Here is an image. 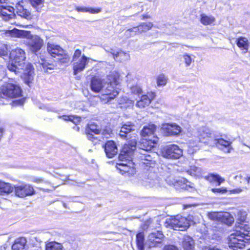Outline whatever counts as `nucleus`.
<instances>
[{
    "instance_id": "nucleus-20",
    "label": "nucleus",
    "mask_w": 250,
    "mask_h": 250,
    "mask_svg": "<svg viewBox=\"0 0 250 250\" xmlns=\"http://www.w3.org/2000/svg\"><path fill=\"white\" fill-rule=\"evenodd\" d=\"M212 134V132L208 128L202 126L199 128L197 130V136H198L199 139L196 141L195 144H192L191 141L189 142V145L191 147H193L195 146H197V144L198 142L201 141L202 139H205L207 137H211Z\"/></svg>"
},
{
    "instance_id": "nucleus-60",
    "label": "nucleus",
    "mask_w": 250,
    "mask_h": 250,
    "mask_svg": "<svg viewBox=\"0 0 250 250\" xmlns=\"http://www.w3.org/2000/svg\"><path fill=\"white\" fill-rule=\"evenodd\" d=\"M9 1V0H0V4L7 3Z\"/></svg>"
},
{
    "instance_id": "nucleus-39",
    "label": "nucleus",
    "mask_w": 250,
    "mask_h": 250,
    "mask_svg": "<svg viewBox=\"0 0 250 250\" xmlns=\"http://www.w3.org/2000/svg\"><path fill=\"white\" fill-rule=\"evenodd\" d=\"M153 23L151 22H142L139 25L137 26L139 29V32L141 34L143 32H146L149 30L153 26Z\"/></svg>"
},
{
    "instance_id": "nucleus-18",
    "label": "nucleus",
    "mask_w": 250,
    "mask_h": 250,
    "mask_svg": "<svg viewBox=\"0 0 250 250\" xmlns=\"http://www.w3.org/2000/svg\"><path fill=\"white\" fill-rule=\"evenodd\" d=\"M105 79H102L97 77H93L90 83V88L91 90L95 93H99L103 91L104 87Z\"/></svg>"
},
{
    "instance_id": "nucleus-6",
    "label": "nucleus",
    "mask_w": 250,
    "mask_h": 250,
    "mask_svg": "<svg viewBox=\"0 0 250 250\" xmlns=\"http://www.w3.org/2000/svg\"><path fill=\"white\" fill-rule=\"evenodd\" d=\"M47 50L48 53L53 58H56L58 61L62 63H67L69 62L68 55L65 50L60 45L53 42H48L47 45Z\"/></svg>"
},
{
    "instance_id": "nucleus-55",
    "label": "nucleus",
    "mask_w": 250,
    "mask_h": 250,
    "mask_svg": "<svg viewBox=\"0 0 250 250\" xmlns=\"http://www.w3.org/2000/svg\"><path fill=\"white\" fill-rule=\"evenodd\" d=\"M131 33L132 36H134L136 34H140L139 32V29H138V26L133 27V28L128 29Z\"/></svg>"
},
{
    "instance_id": "nucleus-4",
    "label": "nucleus",
    "mask_w": 250,
    "mask_h": 250,
    "mask_svg": "<svg viewBox=\"0 0 250 250\" xmlns=\"http://www.w3.org/2000/svg\"><path fill=\"white\" fill-rule=\"evenodd\" d=\"M250 229L248 226L242 225L239 230L232 233L229 236V246L235 250V249H243L246 244L250 242Z\"/></svg>"
},
{
    "instance_id": "nucleus-11",
    "label": "nucleus",
    "mask_w": 250,
    "mask_h": 250,
    "mask_svg": "<svg viewBox=\"0 0 250 250\" xmlns=\"http://www.w3.org/2000/svg\"><path fill=\"white\" fill-rule=\"evenodd\" d=\"M14 193L16 196L24 198L34 194L35 191L31 186L27 184H21L14 186Z\"/></svg>"
},
{
    "instance_id": "nucleus-17",
    "label": "nucleus",
    "mask_w": 250,
    "mask_h": 250,
    "mask_svg": "<svg viewBox=\"0 0 250 250\" xmlns=\"http://www.w3.org/2000/svg\"><path fill=\"white\" fill-rule=\"evenodd\" d=\"M135 125L131 122H127L123 125L121 127L119 132V136L123 139H128L130 137V133L134 131L135 130Z\"/></svg>"
},
{
    "instance_id": "nucleus-50",
    "label": "nucleus",
    "mask_w": 250,
    "mask_h": 250,
    "mask_svg": "<svg viewBox=\"0 0 250 250\" xmlns=\"http://www.w3.org/2000/svg\"><path fill=\"white\" fill-rule=\"evenodd\" d=\"M8 55V49L6 45L0 47V57L6 56Z\"/></svg>"
},
{
    "instance_id": "nucleus-28",
    "label": "nucleus",
    "mask_w": 250,
    "mask_h": 250,
    "mask_svg": "<svg viewBox=\"0 0 250 250\" xmlns=\"http://www.w3.org/2000/svg\"><path fill=\"white\" fill-rule=\"evenodd\" d=\"M12 35L14 37L20 38H26L29 40L32 35L31 32L26 30H21L17 29H13L12 31Z\"/></svg>"
},
{
    "instance_id": "nucleus-56",
    "label": "nucleus",
    "mask_w": 250,
    "mask_h": 250,
    "mask_svg": "<svg viewBox=\"0 0 250 250\" xmlns=\"http://www.w3.org/2000/svg\"><path fill=\"white\" fill-rule=\"evenodd\" d=\"M183 185H186L187 186H189V187L192 188V187L190 185L191 183L190 182L188 181L187 179L184 178L181 179V185L182 186Z\"/></svg>"
},
{
    "instance_id": "nucleus-7",
    "label": "nucleus",
    "mask_w": 250,
    "mask_h": 250,
    "mask_svg": "<svg viewBox=\"0 0 250 250\" xmlns=\"http://www.w3.org/2000/svg\"><path fill=\"white\" fill-rule=\"evenodd\" d=\"M165 224L167 227L179 231L186 230L190 226L189 221L186 217L179 215L167 219Z\"/></svg>"
},
{
    "instance_id": "nucleus-14",
    "label": "nucleus",
    "mask_w": 250,
    "mask_h": 250,
    "mask_svg": "<svg viewBox=\"0 0 250 250\" xmlns=\"http://www.w3.org/2000/svg\"><path fill=\"white\" fill-rule=\"evenodd\" d=\"M214 144L218 149L225 153H230L233 150L232 142L223 138L215 139Z\"/></svg>"
},
{
    "instance_id": "nucleus-63",
    "label": "nucleus",
    "mask_w": 250,
    "mask_h": 250,
    "mask_svg": "<svg viewBox=\"0 0 250 250\" xmlns=\"http://www.w3.org/2000/svg\"><path fill=\"white\" fill-rule=\"evenodd\" d=\"M69 176H67V179L68 180H70V179H69Z\"/></svg>"
},
{
    "instance_id": "nucleus-64",
    "label": "nucleus",
    "mask_w": 250,
    "mask_h": 250,
    "mask_svg": "<svg viewBox=\"0 0 250 250\" xmlns=\"http://www.w3.org/2000/svg\"><path fill=\"white\" fill-rule=\"evenodd\" d=\"M77 130L78 131V130H79V127H77Z\"/></svg>"
},
{
    "instance_id": "nucleus-62",
    "label": "nucleus",
    "mask_w": 250,
    "mask_h": 250,
    "mask_svg": "<svg viewBox=\"0 0 250 250\" xmlns=\"http://www.w3.org/2000/svg\"><path fill=\"white\" fill-rule=\"evenodd\" d=\"M242 144L243 146H246L250 148V146H249L247 145V144H245V143H244V142H242Z\"/></svg>"
},
{
    "instance_id": "nucleus-58",
    "label": "nucleus",
    "mask_w": 250,
    "mask_h": 250,
    "mask_svg": "<svg viewBox=\"0 0 250 250\" xmlns=\"http://www.w3.org/2000/svg\"><path fill=\"white\" fill-rule=\"evenodd\" d=\"M128 106H132L134 104V101L128 99L126 101Z\"/></svg>"
},
{
    "instance_id": "nucleus-47",
    "label": "nucleus",
    "mask_w": 250,
    "mask_h": 250,
    "mask_svg": "<svg viewBox=\"0 0 250 250\" xmlns=\"http://www.w3.org/2000/svg\"><path fill=\"white\" fill-rule=\"evenodd\" d=\"M104 50L106 52L111 54L114 60L117 59V55L120 50L119 49H117L116 47H106Z\"/></svg>"
},
{
    "instance_id": "nucleus-36",
    "label": "nucleus",
    "mask_w": 250,
    "mask_h": 250,
    "mask_svg": "<svg viewBox=\"0 0 250 250\" xmlns=\"http://www.w3.org/2000/svg\"><path fill=\"white\" fill-rule=\"evenodd\" d=\"M63 246L61 243L52 241L46 244L45 250H62Z\"/></svg>"
},
{
    "instance_id": "nucleus-33",
    "label": "nucleus",
    "mask_w": 250,
    "mask_h": 250,
    "mask_svg": "<svg viewBox=\"0 0 250 250\" xmlns=\"http://www.w3.org/2000/svg\"><path fill=\"white\" fill-rule=\"evenodd\" d=\"M215 21V18L211 15L207 16L205 14H202L200 15V22L205 25L211 24Z\"/></svg>"
},
{
    "instance_id": "nucleus-45",
    "label": "nucleus",
    "mask_w": 250,
    "mask_h": 250,
    "mask_svg": "<svg viewBox=\"0 0 250 250\" xmlns=\"http://www.w3.org/2000/svg\"><path fill=\"white\" fill-rule=\"evenodd\" d=\"M167 79L164 74L159 75L157 78L158 86L165 85L167 83Z\"/></svg>"
},
{
    "instance_id": "nucleus-57",
    "label": "nucleus",
    "mask_w": 250,
    "mask_h": 250,
    "mask_svg": "<svg viewBox=\"0 0 250 250\" xmlns=\"http://www.w3.org/2000/svg\"><path fill=\"white\" fill-rule=\"evenodd\" d=\"M125 36L126 38H129L133 36L129 29H127L125 31Z\"/></svg>"
},
{
    "instance_id": "nucleus-3",
    "label": "nucleus",
    "mask_w": 250,
    "mask_h": 250,
    "mask_svg": "<svg viewBox=\"0 0 250 250\" xmlns=\"http://www.w3.org/2000/svg\"><path fill=\"white\" fill-rule=\"evenodd\" d=\"M120 74L116 71H113L106 76L103 89V97L101 99L104 100V103L110 102L119 93L120 89L117 87L120 83Z\"/></svg>"
},
{
    "instance_id": "nucleus-22",
    "label": "nucleus",
    "mask_w": 250,
    "mask_h": 250,
    "mask_svg": "<svg viewBox=\"0 0 250 250\" xmlns=\"http://www.w3.org/2000/svg\"><path fill=\"white\" fill-rule=\"evenodd\" d=\"M104 148L106 156L109 158L113 157L118 151L115 143L112 141H107L104 145Z\"/></svg>"
},
{
    "instance_id": "nucleus-46",
    "label": "nucleus",
    "mask_w": 250,
    "mask_h": 250,
    "mask_svg": "<svg viewBox=\"0 0 250 250\" xmlns=\"http://www.w3.org/2000/svg\"><path fill=\"white\" fill-rule=\"evenodd\" d=\"M39 64L42 66L43 70L44 72H47L48 70H52L54 68V65L52 64H50L47 62L46 61L42 60L41 62H39Z\"/></svg>"
},
{
    "instance_id": "nucleus-29",
    "label": "nucleus",
    "mask_w": 250,
    "mask_h": 250,
    "mask_svg": "<svg viewBox=\"0 0 250 250\" xmlns=\"http://www.w3.org/2000/svg\"><path fill=\"white\" fill-rule=\"evenodd\" d=\"M13 189L14 188L11 184L0 181V195L9 194L13 191Z\"/></svg>"
},
{
    "instance_id": "nucleus-31",
    "label": "nucleus",
    "mask_w": 250,
    "mask_h": 250,
    "mask_svg": "<svg viewBox=\"0 0 250 250\" xmlns=\"http://www.w3.org/2000/svg\"><path fill=\"white\" fill-rule=\"evenodd\" d=\"M75 9L78 12H88L91 14H97L101 11V9L100 8H93L84 6H76Z\"/></svg>"
},
{
    "instance_id": "nucleus-8",
    "label": "nucleus",
    "mask_w": 250,
    "mask_h": 250,
    "mask_svg": "<svg viewBox=\"0 0 250 250\" xmlns=\"http://www.w3.org/2000/svg\"><path fill=\"white\" fill-rule=\"evenodd\" d=\"M101 129L99 127L93 123L87 125L85 128V134L87 139L91 141L94 145H96L101 141V139L97 135L101 133Z\"/></svg>"
},
{
    "instance_id": "nucleus-12",
    "label": "nucleus",
    "mask_w": 250,
    "mask_h": 250,
    "mask_svg": "<svg viewBox=\"0 0 250 250\" xmlns=\"http://www.w3.org/2000/svg\"><path fill=\"white\" fill-rule=\"evenodd\" d=\"M89 58L86 57L84 54L82 55L81 59H77L72 61L73 74L76 75L83 71L86 64L88 63Z\"/></svg>"
},
{
    "instance_id": "nucleus-32",
    "label": "nucleus",
    "mask_w": 250,
    "mask_h": 250,
    "mask_svg": "<svg viewBox=\"0 0 250 250\" xmlns=\"http://www.w3.org/2000/svg\"><path fill=\"white\" fill-rule=\"evenodd\" d=\"M26 243V240L24 238H21L17 240L12 246L13 250H23Z\"/></svg>"
},
{
    "instance_id": "nucleus-38",
    "label": "nucleus",
    "mask_w": 250,
    "mask_h": 250,
    "mask_svg": "<svg viewBox=\"0 0 250 250\" xmlns=\"http://www.w3.org/2000/svg\"><path fill=\"white\" fill-rule=\"evenodd\" d=\"M207 179L210 182H216L217 183V186H220V184L225 181V180L219 175L214 174H209L207 177Z\"/></svg>"
},
{
    "instance_id": "nucleus-9",
    "label": "nucleus",
    "mask_w": 250,
    "mask_h": 250,
    "mask_svg": "<svg viewBox=\"0 0 250 250\" xmlns=\"http://www.w3.org/2000/svg\"><path fill=\"white\" fill-rule=\"evenodd\" d=\"M163 155L167 159H177L183 155V150L176 145H169L164 148Z\"/></svg>"
},
{
    "instance_id": "nucleus-61",
    "label": "nucleus",
    "mask_w": 250,
    "mask_h": 250,
    "mask_svg": "<svg viewBox=\"0 0 250 250\" xmlns=\"http://www.w3.org/2000/svg\"><path fill=\"white\" fill-rule=\"evenodd\" d=\"M247 181L248 184L250 185V176L247 178Z\"/></svg>"
},
{
    "instance_id": "nucleus-52",
    "label": "nucleus",
    "mask_w": 250,
    "mask_h": 250,
    "mask_svg": "<svg viewBox=\"0 0 250 250\" xmlns=\"http://www.w3.org/2000/svg\"><path fill=\"white\" fill-rule=\"evenodd\" d=\"M166 181L169 185L175 186V184L178 183V181L177 180L171 177L167 178Z\"/></svg>"
},
{
    "instance_id": "nucleus-49",
    "label": "nucleus",
    "mask_w": 250,
    "mask_h": 250,
    "mask_svg": "<svg viewBox=\"0 0 250 250\" xmlns=\"http://www.w3.org/2000/svg\"><path fill=\"white\" fill-rule=\"evenodd\" d=\"M82 51L79 49H77L75 50L73 57H72V61L81 59V58H82Z\"/></svg>"
},
{
    "instance_id": "nucleus-23",
    "label": "nucleus",
    "mask_w": 250,
    "mask_h": 250,
    "mask_svg": "<svg viewBox=\"0 0 250 250\" xmlns=\"http://www.w3.org/2000/svg\"><path fill=\"white\" fill-rule=\"evenodd\" d=\"M156 130V126L155 125L149 124L144 126L141 132V134L143 138L152 139L153 136H156L155 134Z\"/></svg>"
},
{
    "instance_id": "nucleus-42",
    "label": "nucleus",
    "mask_w": 250,
    "mask_h": 250,
    "mask_svg": "<svg viewBox=\"0 0 250 250\" xmlns=\"http://www.w3.org/2000/svg\"><path fill=\"white\" fill-rule=\"evenodd\" d=\"M58 118L62 119L64 121H69L73 122L74 124H76L80 122L81 118L79 117H74L73 116H59Z\"/></svg>"
},
{
    "instance_id": "nucleus-1",
    "label": "nucleus",
    "mask_w": 250,
    "mask_h": 250,
    "mask_svg": "<svg viewBox=\"0 0 250 250\" xmlns=\"http://www.w3.org/2000/svg\"><path fill=\"white\" fill-rule=\"evenodd\" d=\"M9 61L7 63V68L11 72L16 75H23L28 81L33 78L34 68L31 63L26 62L25 51L17 47L12 49L9 54Z\"/></svg>"
},
{
    "instance_id": "nucleus-34",
    "label": "nucleus",
    "mask_w": 250,
    "mask_h": 250,
    "mask_svg": "<svg viewBox=\"0 0 250 250\" xmlns=\"http://www.w3.org/2000/svg\"><path fill=\"white\" fill-rule=\"evenodd\" d=\"M187 172L191 175L200 177L202 176L203 171L201 167L192 166L190 167L189 169L187 170Z\"/></svg>"
},
{
    "instance_id": "nucleus-44",
    "label": "nucleus",
    "mask_w": 250,
    "mask_h": 250,
    "mask_svg": "<svg viewBox=\"0 0 250 250\" xmlns=\"http://www.w3.org/2000/svg\"><path fill=\"white\" fill-rule=\"evenodd\" d=\"M182 58L184 60V62L185 63L186 66H189L192 62L194 61L193 59L192 58L191 55L188 54L187 53H185L182 55Z\"/></svg>"
},
{
    "instance_id": "nucleus-37",
    "label": "nucleus",
    "mask_w": 250,
    "mask_h": 250,
    "mask_svg": "<svg viewBox=\"0 0 250 250\" xmlns=\"http://www.w3.org/2000/svg\"><path fill=\"white\" fill-rule=\"evenodd\" d=\"M144 235L140 232L136 235V245L138 250H144Z\"/></svg>"
},
{
    "instance_id": "nucleus-25",
    "label": "nucleus",
    "mask_w": 250,
    "mask_h": 250,
    "mask_svg": "<svg viewBox=\"0 0 250 250\" xmlns=\"http://www.w3.org/2000/svg\"><path fill=\"white\" fill-rule=\"evenodd\" d=\"M116 167L120 171L121 173L123 175L125 174L132 175L135 173V170L134 167H131L130 166H128L127 163H117Z\"/></svg>"
},
{
    "instance_id": "nucleus-40",
    "label": "nucleus",
    "mask_w": 250,
    "mask_h": 250,
    "mask_svg": "<svg viewBox=\"0 0 250 250\" xmlns=\"http://www.w3.org/2000/svg\"><path fill=\"white\" fill-rule=\"evenodd\" d=\"M129 59V54L120 49L117 55V59H115V60L119 62H123L128 61Z\"/></svg>"
},
{
    "instance_id": "nucleus-10",
    "label": "nucleus",
    "mask_w": 250,
    "mask_h": 250,
    "mask_svg": "<svg viewBox=\"0 0 250 250\" xmlns=\"http://www.w3.org/2000/svg\"><path fill=\"white\" fill-rule=\"evenodd\" d=\"M158 140L159 138L157 136H153L152 139L143 138L139 145L138 150L136 148L135 151L142 153L150 151L154 147V145L158 143Z\"/></svg>"
},
{
    "instance_id": "nucleus-21",
    "label": "nucleus",
    "mask_w": 250,
    "mask_h": 250,
    "mask_svg": "<svg viewBox=\"0 0 250 250\" xmlns=\"http://www.w3.org/2000/svg\"><path fill=\"white\" fill-rule=\"evenodd\" d=\"M24 2L21 1L16 4V12L18 16L27 20L32 18L30 12L23 5Z\"/></svg>"
},
{
    "instance_id": "nucleus-59",
    "label": "nucleus",
    "mask_w": 250,
    "mask_h": 250,
    "mask_svg": "<svg viewBox=\"0 0 250 250\" xmlns=\"http://www.w3.org/2000/svg\"><path fill=\"white\" fill-rule=\"evenodd\" d=\"M75 183L76 184V185L77 186H81L82 185H84V184H85V183L83 182H80V183H78V182H75Z\"/></svg>"
},
{
    "instance_id": "nucleus-26",
    "label": "nucleus",
    "mask_w": 250,
    "mask_h": 250,
    "mask_svg": "<svg viewBox=\"0 0 250 250\" xmlns=\"http://www.w3.org/2000/svg\"><path fill=\"white\" fill-rule=\"evenodd\" d=\"M182 246L184 250H194V241L189 236H184L182 239Z\"/></svg>"
},
{
    "instance_id": "nucleus-5",
    "label": "nucleus",
    "mask_w": 250,
    "mask_h": 250,
    "mask_svg": "<svg viewBox=\"0 0 250 250\" xmlns=\"http://www.w3.org/2000/svg\"><path fill=\"white\" fill-rule=\"evenodd\" d=\"M22 90L17 81L9 79L0 88V97L2 98H16L21 96Z\"/></svg>"
},
{
    "instance_id": "nucleus-27",
    "label": "nucleus",
    "mask_w": 250,
    "mask_h": 250,
    "mask_svg": "<svg viewBox=\"0 0 250 250\" xmlns=\"http://www.w3.org/2000/svg\"><path fill=\"white\" fill-rule=\"evenodd\" d=\"M153 98L152 95H150V97L146 95H142L141 99L137 102L136 106L139 108H145L149 105Z\"/></svg>"
},
{
    "instance_id": "nucleus-41",
    "label": "nucleus",
    "mask_w": 250,
    "mask_h": 250,
    "mask_svg": "<svg viewBox=\"0 0 250 250\" xmlns=\"http://www.w3.org/2000/svg\"><path fill=\"white\" fill-rule=\"evenodd\" d=\"M31 6L36 9L37 11H39L43 5L44 0H28Z\"/></svg>"
},
{
    "instance_id": "nucleus-19",
    "label": "nucleus",
    "mask_w": 250,
    "mask_h": 250,
    "mask_svg": "<svg viewBox=\"0 0 250 250\" xmlns=\"http://www.w3.org/2000/svg\"><path fill=\"white\" fill-rule=\"evenodd\" d=\"M163 129L166 136H176L182 131L181 127L175 123L165 125Z\"/></svg>"
},
{
    "instance_id": "nucleus-35",
    "label": "nucleus",
    "mask_w": 250,
    "mask_h": 250,
    "mask_svg": "<svg viewBox=\"0 0 250 250\" xmlns=\"http://www.w3.org/2000/svg\"><path fill=\"white\" fill-rule=\"evenodd\" d=\"M220 221L229 226L234 222V218L229 213L227 212H223Z\"/></svg>"
},
{
    "instance_id": "nucleus-15",
    "label": "nucleus",
    "mask_w": 250,
    "mask_h": 250,
    "mask_svg": "<svg viewBox=\"0 0 250 250\" xmlns=\"http://www.w3.org/2000/svg\"><path fill=\"white\" fill-rule=\"evenodd\" d=\"M43 44V40L38 36L32 35L29 39L28 44L30 50L34 53L41 49Z\"/></svg>"
},
{
    "instance_id": "nucleus-53",
    "label": "nucleus",
    "mask_w": 250,
    "mask_h": 250,
    "mask_svg": "<svg viewBox=\"0 0 250 250\" xmlns=\"http://www.w3.org/2000/svg\"><path fill=\"white\" fill-rule=\"evenodd\" d=\"M25 101L24 99H21L20 100L14 101L12 102L13 106L22 105Z\"/></svg>"
},
{
    "instance_id": "nucleus-48",
    "label": "nucleus",
    "mask_w": 250,
    "mask_h": 250,
    "mask_svg": "<svg viewBox=\"0 0 250 250\" xmlns=\"http://www.w3.org/2000/svg\"><path fill=\"white\" fill-rule=\"evenodd\" d=\"M132 93L134 94H140L142 92V88L138 85H134L130 87Z\"/></svg>"
},
{
    "instance_id": "nucleus-24",
    "label": "nucleus",
    "mask_w": 250,
    "mask_h": 250,
    "mask_svg": "<svg viewBox=\"0 0 250 250\" xmlns=\"http://www.w3.org/2000/svg\"><path fill=\"white\" fill-rule=\"evenodd\" d=\"M143 184L148 188H157L159 187L160 182L156 175L152 173L149 174L148 177L143 181Z\"/></svg>"
},
{
    "instance_id": "nucleus-51",
    "label": "nucleus",
    "mask_w": 250,
    "mask_h": 250,
    "mask_svg": "<svg viewBox=\"0 0 250 250\" xmlns=\"http://www.w3.org/2000/svg\"><path fill=\"white\" fill-rule=\"evenodd\" d=\"M211 191L213 193L223 194L227 192V190L226 188H212Z\"/></svg>"
},
{
    "instance_id": "nucleus-2",
    "label": "nucleus",
    "mask_w": 250,
    "mask_h": 250,
    "mask_svg": "<svg viewBox=\"0 0 250 250\" xmlns=\"http://www.w3.org/2000/svg\"><path fill=\"white\" fill-rule=\"evenodd\" d=\"M137 140L136 139H132L128 142L127 144H125L120 153L119 155L120 161H124L125 160L132 161L134 159L140 160L143 164L146 166L151 167V165L154 164L155 161L152 156L154 153L152 152L147 151V152H138L135 151L136 148Z\"/></svg>"
},
{
    "instance_id": "nucleus-13",
    "label": "nucleus",
    "mask_w": 250,
    "mask_h": 250,
    "mask_svg": "<svg viewBox=\"0 0 250 250\" xmlns=\"http://www.w3.org/2000/svg\"><path fill=\"white\" fill-rule=\"evenodd\" d=\"M0 17L5 21H9L11 24L15 23L11 21L15 17L14 8L13 7L10 6H0Z\"/></svg>"
},
{
    "instance_id": "nucleus-43",
    "label": "nucleus",
    "mask_w": 250,
    "mask_h": 250,
    "mask_svg": "<svg viewBox=\"0 0 250 250\" xmlns=\"http://www.w3.org/2000/svg\"><path fill=\"white\" fill-rule=\"evenodd\" d=\"M223 212H210L208 213V218L213 221H220L222 218Z\"/></svg>"
},
{
    "instance_id": "nucleus-54",
    "label": "nucleus",
    "mask_w": 250,
    "mask_h": 250,
    "mask_svg": "<svg viewBox=\"0 0 250 250\" xmlns=\"http://www.w3.org/2000/svg\"><path fill=\"white\" fill-rule=\"evenodd\" d=\"M164 250H179V249L174 245H167L164 247Z\"/></svg>"
},
{
    "instance_id": "nucleus-30",
    "label": "nucleus",
    "mask_w": 250,
    "mask_h": 250,
    "mask_svg": "<svg viewBox=\"0 0 250 250\" xmlns=\"http://www.w3.org/2000/svg\"><path fill=\"white\" fill-rule=\"evenodd\" d=\"M235 42L237 46L241 49L247 52L249 48V41L247 38L240 37L235 40Z\"/></svg>"
},
{
    "instance_id": "nucleus-16",
    "label": "nucleus",
    "mask_w": 250,
    "mask_h": 250,
    "mask_svg": "<svg viewBox=\"0 0 250 250\" xmlns=\"http://www.w3.org/2000/svg\"><path fill=\"white\" fill-rule=\"evenodd\" d=\"M164 235L160 231H156L151 233L148 236V241L150 243L149 247H158L161 244L164 239Z\"/></svg>"
}]
</instances>
